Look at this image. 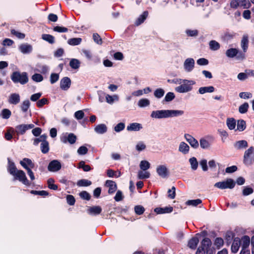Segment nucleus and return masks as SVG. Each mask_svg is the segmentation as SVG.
<instances>
[{
  "instance_id": "f257e3e1",
  "label": "nucleus",
  "mask_w": 254,
  "mask_h": 254,
  "mask_svg": "<svg viewBox=\"0 0 254 254\" xmlns=\"http://www.w3.org/2000/svg\"><path fill=\"white\" fill-rule=\"evenodd\" d=\"M181 83L175 88V90L179 93H185L191 91L195 82L192 80L182 79Z\"/></svg>"
},
{
  "instance_id": "f03ea898",
  "label": "nucleus",
  "mask_w": 254,
  "mask_h": 254,
  "mask_svg": "<svg viewBox=\"0 0 254 254\" xmlns=\"http://www.w3.org/2000/svg\"><path fill=\"white\" fill-rule=\"evenodd\" d=\"M11 79L15 83H20L21 84H25L28 81L27 73L26 72H20L14 71L11 75Z\"/></svg>"
},
{
  "instance_id": "7ed1b4c3",
  "label": "nucleus",
  "mask_w": 254,
  "mask_h": 254,
  "mask_svg": "<svg viewBox=\"0 0 254 254\" xmlns=\"http://www.w3.org/2000/svg\"><path fill=\"white\" fill-rule=\"evenodd\" d=\"M226 56L230 59L236 58L238 61H243L246 59V55L236 48H230L226 51Z\"/></svg>"
},
{
  "instance_id": "20e7f679",
  "label": "nucleus",
  "mask_w": 254,
  "mask_h": 254,
  "mask_svg": "<svg viewBox=\"0 0 254 254\" xmlns=\"http://www.w3.org/2000/svg\"><path fill=\"white\" fill-rule=\"evenodd\" d=\"M236 183L232 179H227L226 180L215 183L214 186L221 190L232 189L235 186Z\"/></svg>"
},
{
  "instance_id": "39448f33",
  "label": "nucleus",
  "mask_w": 254,
  "mask_h": 254,
  "mask_svg": "<svg viewBox=\"0 0 254 254\" xmlns=\"http://www.w3.org/2000/svg\"><path fill=\"white\" fill-rule=\"evenodd\" d=\"M12 176H13V180H18L26 186H29L30 183L27 179L25 172L21 170H18Z\"/></svg>"
},
{
  "instance_id": "423d86ee",
  "label": "nucleus",
  "mask_w": 254,
  "mask_h": 254,
  "mask_svg": "<svg viewBox=\"0 0 254 254\" xmlns=\"http://www.w3.org/2000/svg\"><path fill=\"white\" fill-rule=\"evenodd\" d=\"M254 153V147H250L245 151L244 154L243 163L247 166H251L253 164V159L251 156Z\"/></svg>"
},
{
  "instance_id": "0eeeda50",
  "label": "nucleus",
  "mask_w": 254,
  "mask_h": 254,
  "mask_svg": "<svg viewBox=\"0 0 254 254\" xmlns=\"http://www.w3.org/2000/svg\"><path fill=\"white\" fill-rule=\"evenodd\" d=\"M60 139L63 143H66L68 142L71 144H73L76 142L77 137L73 133H65L61 136Z\"/></svg>"
},
{
  "instance_id": "6e6552de",
  "label": "nucleus",
  "mask_w": 254,
  "mask_h": 254,
  "mask_svg": "<svg viewBox=\"0 0 254 254\" xmlns=\"http://www.w3.org/2000/svg\"><path fill=\"white\" fill-rule=\"evenodd\" d=\"M34 125L30 124H21L15 127V132L17 135L24 134L27 130L34 128Z\"/></svg>"
},
{
  "instance_id": "1a4fd4ad",
  "label": "nucleus",
  "mask_w": 254,
  "mask_h": 254,
  "mask_svg": "<svg viewBox=\"0 0 254 254\" xmlns=\"http://www.w3.org/2000/svg\"><path fill=\"white\" fill-rule=\"evenodd\" d=\"M195 61L192 58H187L184 63V70L187 72H190L193 70L194 67Z\"/></svg>"
},
{
  "instance_id": "9d476101",
  "label": "nucleus",
  "mask_w": 254,
  "mask_h": 254,
  "mask_svg": "<svg viewBox=\"0 0 254 254\" xmlns=\"http://www.w3.org/2000/svg\"><path fill=\"white\" fill-rule=\"evenodd\" d=\"M150 116L157 119L168 118L167 110L153 111L151 112Z\"/></svg>"
},
{
  "instance_id": "9b49d317",
  "label": "nucleus",
  "mask_w": 254,
  "mask_h": 254,
  "mask_svg": "<svg viewBox=\"0 0 254 254\" xmlns=\"http://www.w3.org/2000/svg\"><path fill=\"white\" fill-rule=\"evenodd\" d=\"M61 164L57 160H54L50 162L48 169L51 172H57L61 169Z\"/></svg>"
},
{
  "instance_id": "f8f14e48",
  "label": "nucleus",
  "mask_w": 254,
  "mask_h": 254,
  "mask_svg": "<svg viewBox=\"0 0 254 254\" xmlns=\"http://www.w3.org/2000/svg\"><path fill=\"white\" fill-rule=\"evenodd\" d=\"M184 137L192 147L194 148H197L198 147V142L192 136L189 134H185Z\"/></svg>"
},
{
  "instance_id": "ddd939ff",
  "label": "nucleus",
  "mask_w": 254,
  "mask_h": 254,
  "mask_svg": "<svg viewBox=\"0 0 254 254\" xmlns=\"http://www.w3.org/2000/svg\"><path fill=\"white\" fill-rule=\"evenodd\" d=\"M71 85V80L68 77H64L60 81V87L63 90H67Z\"/></svg>"
},
{
  "instance_id": "4468645a",
  "label": "nucleus",
  "mask_w": 254,
  "mask_h": 254,
  "mask_svg": "<svg viewBox=\"0 0 254 254\" xmlns=\"http://www.w3.org/2000/svg\"><path fill=\"white\" fill-rule=\"evenodd\" d=\"M156 172L163 178H166L168 175V169L164 165H159L156 168Z\"/></svg>"
},
{
  "instance_id": "2eb2a0df",
  "label": "nucleus",
  "mask_w": 254,
  "mask_h": 254,
  "mask_svg": "<svg viewBox=\"0 0 254 254\" xmlns=\"http://www.w3.org/2000/svg\"><path fill=\"white\" fill-rule=\"evenodd\" d=\"M249 37L247 34L244 35L241 41V47L243 50L242 53L245 54L249 47Z\"/></svg>"
},
{
  "instance_id": "dca6fc26",
  "label": "nucleus",
  "mask_w": 254,
  "mask_h": 254,
  "mask_svg": "<svg viewBox=\"0 0 254 254\" xmlns=\"http://www.w3.org/2000/svg\"><path fill=\"white\" fill-rule=\"evenodd\" d=\"M20 101V95L18 93H12L8 98V102L10 104L17 105Z\"/></svg>"
},
{
  "instance_id": "f3484780",
  "label": "nucleus",
  "mask_w": 254,
  "mask_h": 254,
  "mask_svg": "<svg viewBox=\"0 0 254 254\" xmlns=\"http://www.w3.org/2000/svg\"><path fill=\"white\" fill-rule=\"evenodd\" d=\"M190 147L189 145L184 141L180 143L178 150L184 155L188 154L190 152Z\"/></svg>"
},
{
  "instance_id": "a211bd4d",
  "label": "nucleus",
  "mask_w": 254,
  "mask_h": 254,
  "mask_svg": "<svg viewBox=\"0 0 254 254\" xmlns=\"http://www.w3.org/2000/svg\"><path fill=\"white\" fill-rule=\"evenodd\" d=\"M20 165L26 170V168H34V163L29 158H25L20 161Z\"/></svg>"
},
{
  "instance_id": "6ab92c4d",
  "label": "nucleus",
  "mask_w": 254,
  "mask_h": 254,
  "mask_svg": "<svg viewBox=\"0 0 254 254\" xmlns=\"http://www.w3.org/2000/svg\"><path fill=\"white\" fill-rule=\"evenodd\" d=\"M142 128V125L138 123L129 124L127 127V130L129 131H137Z\"/></svg>"
},
{
  "instance_id": "aec40b11",
  "label": "nucleus",
  "mask_w": 254,
  "mask_h": 254,
  "mask_svg": "<svg viewBox=\"0 0 254 254\" xmlns=\"http://www.w3.org/2000/svg\"><path fill=\"white\" fill-rule=\"evenodd\" d=\"M32 46L27 43H24L21 44L19 46V50H20V51L22 53L24 54H29L31 53L32 51Z\"/></svg>"
},
{
  "instance_id": "412c9836",
  "label": "nucleus",
  "mask_w": 254,
  "mask_h": 254,
  "mask_svg": "<svg viewBox=\"0 0 254 254\" xmlns=\"http://www.w3.org/2000/svg\"><path fill=\"white\" fill-rule=\"evenodd\" d=\"M106 185L109 188L108 193L110 194L113 193L117 190V185L113 181L107 180L106 182Z\"/></svg>"
},
{
  "instance_id": "4be33fe9",
  "label": "nucleus",
  "mask_w": 254,
  "mask_h": 254,
  "mask_svg": "<svg viewBox=\"0 0 254 254\" xmlns=\"http://www.w3.org/2000/svg\"><path fill=\"white\" fill-rule=\"evenodd\" d=\"M248 144L246 140H242L236 141L234 144L235 148L238 150L243 149L248 147Z\"/></svg>"
},
{
  "instance_id": "5701e85b",
  "label": "nucleus",
  "mask_w": 254,
  "mask_h": 254,
  "mask_svg": "<svg viewBox=\"0 0 254 254\" xmlns=\"http://www.w3.org/2000/svg\"><path fill=\"white\" fill-rule=\"evenodd\" d=\"M241 245V240L239 238H235L231 246V251L233 253L238 252Z\"/></svg>"
},
{
  "instance_id": "b1692460",
  "label": "nucleus",
  "mask_w": 254,
  "mask_h": 254,
  "mask_svg": "<svg viewBox=\"0 0 254 254\" xmlns=\"http://www.w3.org/2000/svg\"><path fill=\"white\" fill-rule=\"evenodd\" d=\"M184 113V112L182 110H167L168 118L180 116Z\"/></svg>"
},
{
  "instance_id": "393cba45",
  "label": "nucleus",
  "mask_w": 254,
  "mask_h": 254,
  "mask_svg": "<svg viewBox=\"0 0 254 254\" xmlns=\"http://www.w3.org/2000/svg\"><path fill=\"white\" fill-rule=\"evenodd\" d=\"M94 130L98 134H103L107 132V127L105 124H99L95 127Z\"/></svg>"
},
{
  "instance_id": "a878e982",
  "label": "nucleus",
  "mask_w": 254,
  "mask_h": 254,
  "mask_svg": "<svg viewBox=\"0 0 254 254\" xmlns=\"http://www.w3.org/2000/svg\"><path fill=\"white\" fill-rule=\"evenodd\" d=\"M173 208L171 206L165 207L164 208L157 207L154 209V211L157 214H164L167 213H170L173 211Z\"/></svg>"
},
{
  "instance_id": "bb28decb",
  "label": "nucleus",
  "mask_w": 254,
  "mask_h": 254,
  "mask_svg": "<svg viewBox=\"0 0 254 254\" xmlns=\"http://www.w3.org/2000/svg\"><path fill=\"white\" fill-rule=\"evenodd\" d=\"M36 66L37 67V71L42 74H46L49 72V67L46 64H38Z\"/></svg>"
},
{
  "instance_id": "cd10ccee",
  "label": "nucleus",
  "mask_w": 254,
  "mask_h": 254,
  "mask_svg": "<svg viewBox=\"0 0 254 254\" xmlns=\"http://www.w3.org/2000/svg\"><path fill=\"white\" fill-rule=\"evenodd\" d=\"M17 170L14 163L11 161L9 158H8L7 171L9 174L12 175Z\"/></svg>"
},
{
  "instance_id": "c85d7f7f",
  "label": "nucleus",
  "mask_w": 254,
  "mask_h": 254,
  "mask_svg": "<svg viewBox=\"0 0 254 254\" xmlns=\"http://www.w3.org/2000/svg\"><path fill=\"white\" fill-rule=\"evenodd\" d=\"M197 235H198V234L196 235L195 237L192 238L189 241L188 246L191 249L194 250L199 242L198 238L197 237Z\"/></svg>"
},
{
  "instance_id": "c756f323",
  "label": "nucleus",
  "mask_w": 254,
  "mask_h": 254,
  "mask_svg": "<svg viewBox=\"0 0 254 254\" xmlns=\"http://www.w3.org/2000/svg\"><path fill=\"white\" fill-rule=\"evenodd\" d=\"M214 91V87L212 86L201 87L198 89V92L200 94L205 93H212Z\"/></svg>"
},
{
  "instance_id": "7c9ffc66",
  "label": "nucleus",
  "mask_w": 254,
  "mask_h": 254,
  "mask_svg": "<svg viewBox=\"0 0 254 254\" xmlns=\"http://www.w3.org/2000/svg\"><path fill=\"white\" fill-rule=\"evenodd\" d=\"M102 211V208L99 206H95L90 207L88 209V212L90 214L98 215Z\"/></svg>"
},
{
  "instance_id": "2f4dec72",
  "label": "nucleus",
  "mask_w": 254,
  "mask_h": 254,
  "mask_svg": "<svg viewBox=\"0 0 254 254\" xmlns=\"http://www.w3.org/2000/svg\"><path fill=\"white\" fill-rule=\"evenodd\" d=\"M212 242L210 239L205 238L201 242V247L205 250L211 248Z\"/></svg>"
},
{
  "instance_id": "473e14b6",
  "label": "nucleus",
  "mask_w": 254,
  "mask_h": 254,
  "mask_svg": "<svg viewBox=\"0 0 254 254\" xmlns=\"http://www.w3.org/2000/svg\"><path fill=\"white\" fill-rule=\"evenodd\" d=\"M148 16V12L144 11L143 13L140 15L138 18L136 19L135 24L136 26H138L142 23Z\"/></svg>"
},
{
  "instance_id": "72a5a7b5",
  "label": "nucleus",
  "mask_w": 254,
  "mask_h": 254,
  "mask_svg": "<svg viewBox=\"0 0 254 254\" xmlns=\"http://www.w3.org/2000/svg\"><path fill=\"white\" fill-rule=\"evenodd\" d=\"M209 48L212 51H217L220 48V44L215 40H211L209 42Z\"/></svg>"
},
{
  "instance_id": "f704fd0d",
  "label": "nucleus",
  "mask_w": 254,
  "mask_h": 254,
  "mask_svg": "<svg viewBox=\"0 0 254 254\" xmlns=\"http://www.w3.org/2000/svg\"><path fill=\"white\" fill-rule=\"evenodd\" d=\"M246 123L243 120H238L237 125V130L239 131H242L246 129Z\"/></svg>"
},
{
  "instance_id": "c9c22d12",
  "label": "nucleus",
  "mask_w": 254,
  "mask_h": 254,
  "mask_svg": "<svg viewBox=\"0 0 254 254\" xmlns=\"http://www.w3.org/2000/svg\"><path fill=\"white\" fill-rule=\"evenodd\" d=\"M150 174L149 172L143 171L142 170L137 173V177L139 179H147L150 177Z\"/></svg>"
},
{
  "instance_id": "e433bc0d",
  "label": "nucleus",
  "mask_w": 254,
  "mask_h": 254,
  "mask_svg": "<svg viewBox=\"0 0 254 254\" xmlns=\"http://www.w3.org/2000/svg\"><path fill=\"white\" fill-rule=\"evenodd\" d=\"M80 61L76 59H72L69 62L70 66L73 69H78L80 66Z\"/></svg>"
},
{
  "instance_id": "4c0bfd02",
  "label": "nucleus",
  "mask_w": 254,
  "mask_h": 254,
  "mask_svg": "<svg viewBox=\"0 0 254 254\" xmlns=\"http://www.w3.org/2000/svg\"><path fill=\"white\" fill-rule=\"evenodd\" d=\"M82 41V39L80 38H73L68 39L67 43L72 46H76L79 45Z\"/></svg>"
},
{
  "instance_id": "58836bf2",
  "label": "nucleus",
  "mask_w": 254,
  "mask_h": 254,
  "mask_svg": "<svg viewBox=\"0 0 254 254\" xmlns=\"http://www.w3.org/2000/svg\"><path fill=\"white\" fill-rule=\"evenodd\" d=\"M241 242L242 248H248L250 243V237L248 236H243L241 239Z\"/></svg>"
},
{
  "instance_id": "ea45409f",
  "label": "nucleus",
  "mask_w": 254,
  "mask_h": 254,
  "mask_svg": "<svg viewBox=\"0 0 254 254\" xmlns=\"http://www.w3.org/2000/svg\"><path fill=\"white\" fill-rule=\"evenodd\" d=\"M226 124L228 128L231 129H234L236 127V121L234 118H228L226 120Z\"/></svg>"
},
{
  "instance_id": "a19ab883",
  "label": "nucleus",
  "mask_w": 254,
  "mask_h": 254,
  "mask_svg": "<svg viewBox=\"0 0 254 254\" xmlns=\"http://www.w3.org/2000/svg\"><path fill=\"white\" fill-rule=\"evenodd\" d=\"M189 162L192 170H196L197 169L198 163L195 157H193L190 158Z\"/></svg>"
},
{
  "instance_id": "79ce46f5",
  "label": "nucleus",
  "mask_w": 254,
  "mask_h": 254,
  "mask_svg": "<svg viewBox=\"0 0 254 254\" xmlns=\"http://www.w3.org/2000/svg\"><path fill=\"white\" fill-rule=\"evenodd\" d=\"M139 167L141 170H142L143 171H145L150 168V164L147 161L142 160L140 163Z\"/></svg>"
},
{
  "instance_id": "37998d69",
  "label": "nucleus",
  "mask_w": 254,
  "mask_h": 254,
  "mask_svg": "<svg viewBox=\"0 0 254 254\" xmlns=\"http://www.w3.org/2000/svg\"><path fill=\"white\" fill-rule=\"evenodd\" d=\"M30 102L28 100H25L21 104L20 108L23 112H26L29 108Z\"/></svg>"
},
{
  "instance_id": "c03bdc74",
  "label": "nucleus",
  "mask_w": 254,
  "mask_h": 254,
  "mask_svg": "<svg viewBox=\"0 0 254 254\" xmlns=\"http://www.w3.org/2000/svg\"><path fill=\"white\" fill-rule=\"evenodd\" d=\"M42 38L50 44L55 43V38L51 35L44 34L42 35Z\"/></svg>"
},
{
  "instance_id": "a18cd8bd",
  "label": "nucleus",
  "mask_w": 254,
  "mask_h": 254,
  "mask_svg": "<svg viewBox=\"0 0 254 254\" xmlns=\"http://www.w3.org/2000/svg\"><path fill=\"white\" fill-rule=\"evenodd\" d=\"M240 3L239 6L244 9L249 8L251 6V3L249 0H238Z\"/></svg>"
},
{
  "instance_id": "49530a36",
  "label": "nucleus",
  "mask_w": 254,
  "mask_h": 254,
  "mask_svg": "<svg viewBox=\"0 0 254 254\" xmlns=\"http://www.w3.org/2000/svg\"><path fill=\"white\" fill-rule=\"evenodd\" d=\"M41 150L42 153L45 154L49 152V143L47 140H45L41 144Z\"/></svg>"
},
{
  "instance_id": "de8ad7c7",
  "label": "nucleus",
  "mask_w": 254,
  "mask_h": 254,
  "mask_svg": "<svg viewBox=\"0 0 254 254\" xmlns=\"http://www.w3.org/2000/svg\"><path fill=\"white\" fill-rule=\"evenodd\" d=\"M91 184L90 181L86 179L80 180L77 183V185L79 187H87L90 186Z\"/></svg>"
},
{
  "instance_id": "09e8293b",
  "label": "nucleus",
  "mask_w": 254,
  "mask_h": 254,
  "mask_svg": "<svg viewBox=\"0 0 254 254\" xmlns=\"http://www.w3.org/2000/svg\"><path fill=\"white\" fill-rule=\"evenodd\" d=\"M165 94V91L162 88H157L154 91V96L158 99L162 98Z\"/></svg>"
},
{
  "instance_id": "8fccbe9b",
  "label": "nucleus",
  "mask_w": 254,
  "mask_h": 254,
  "mask_svg": "<svg viewBox=\"0 0 254 254\" xmlns=\"http://www.w3.org/2000/svg\"><path fill=\"white\" fill-rule=\"evenodd\" d=\"M249 107V104L247 102H245L240 106V107H239V112L241 114H245L247 112Z\"/></svg>"
},
{
  "instance_id": "3c124183",
  "label": "nucleus",
  "mask_w": 254,
  "mask_h": 254,
  "mask_svg": "<svg viewBox=\"0 0 254 254\" xmlns=\"http://www.w3.org/2000/svg\"><path fill=\"white\" fill-rule=\"evenodd\" d=\"M150 101L148 99L143 98L139 100L138 102V106L141 108L149 106Z\"/></svg>"
},
{
  "instance_id": "603ef678",
  "label": "nucleus",
  "mask_w": 254,
  "mask_h": 254,
  "mask_svg": "<svg viewBox=\"0 0 254 254\" xmlns=\"http://www.w3.org/2000/svg\"><path fill=\"white\" fill-rule=\"evenodd\" d=\"M199 142L200 146L203 149H208L210 146V144L208 141L204 138H201Z\"/></svg>"
},
{
  "instance_id": "864d4df0",
  "label": "nucleus",
  "mask_w": 254,
  "mask_h": 254,
  "mask_svg": "<svg viewBox=\"0 0 254 254\" xmlns=\"http://www.w3.org/2000/svg\"><path fill=\"white\" fill-rule=\"evenodd\" d=\"M47 137V136L45 134H42L39 137L34 139L33 143L34 145H37L40 142L43 143L46 140Z\"/></svg>"
},
{
  "instance_id": "5fc2aeb1",
  "label": "nucleus",
  "mask_w": 254,
  "mask_h": 254,
  "mask_svg": "<svg viewBox=\"0 0 254 254\" xmlns=\"http://www.w3.org/2000/svg\"><path fill=\"white\" fill-rule=\"evenodd\" d=\"M2 117L4 119H8L11 115V111L7 109H4L1 111Z\"/></svg>"
},
{
  "instance_id": "6e6d98bb",
  "label": "nucleus",
  "mask_w": 254,
  "mask_h": 254,
  "mask_svg": "<svg viewBox=\"0 0 254 254\" xmlns=\"http://www.w3.org/2000/svg\"><path fill=\"white\" fill-rule=\"evenodd\" d=\"M55 181L52 178H50L48 180L47 183L49 189L53 190H58L57 185L54 184Z\"/></svg>"
},
{
  "instance_id": "4d7b16f0",
  "label": "nucleus",
  "mask_w": 254,
  "mask_h": 254,
  "mask_svg": "<svg viewBox=\"0 0 254 254\" xmlns=\"http://www.w3.org/2000/svg\"><path fill=\"white\" fill-rule=\"evenodd\" d=\"M202 201L200 199H196L194 200H189L186 202V204L188 205H192L193 206H196L198 204H200Z\"/></svg>"
},
{
  "instance_id": "13d9d810",
  "label": "nucleus",
  "mask_w": 254,
  "mask_h": 254,
  "mask_svg": "<svg viewBox=\"0 0 254 254\" xmlns=\"http://www.w3.org/2000/svg\"><path fill=\"white\" fill-rule=\"evenodd\" d=\"M106 100L107 102H108L109 104H112L115 100H118V95H114V96H111L110 95H106Z\"/></svg>"
},
{
  "instance_id": "bf43d9fd",
  "label": "nucleus",
  "mask_w": 254,
  "mask_h": 254,
  "mask_svg": "<svg viewBox=\"0 0 254 254\" xmlns=\"http://www.w3.org/2000/svg\"><path fill=\"white\" fill-rule=\"evenodd\" d=\"M31 78L34 81L36 82H41L43 80V77L39 73L34 74L32 76Z\"/></svg>"
},
{
  "instance_id": "052dcab7",
  "label": "nucleus",
  "mask_w": 254,
  "mask_h": 254,
  "mask_svg": "<svg viewBox=\"0 0 254 254\" xmlns=\"http://www.w3.org/2000/svg\"><path fill=\"white\" fill-rule=\"evenodd\" d=\"M175 98V94L173 92H168L166 95L164 101L165 102H170L172 101Z\"/></svg>"
},
{
  "instance_id": "680f3d73",
  "label": "nucleus",
  "mask_w": 254,
  "mask_h": 254,
  "mask_svg": "<svg viewBox=\"0 0 254 254\" xmlns=\"http://www.w3.org/2000/svg\"><path fill=\"white\" fill-rule=\"evenodd\" d=\"M239 97L244 99H248L252 97V94L249 92H241Z\"/></svg>"
},
{
  "instance_id": "e2e57ef3",
  "label": "nucleus",
  "mask_w": 254,
  "mask_h": 254,
  "mask_svg": "<svg viewBox=\"0 0 254 254\" xmlns=\"http://www.w3.org/2000/svg\"><path fill=\"white\" fill-rule=\"evenodd\" d=\"M125 127V124L123 123H120L114 127V130L116 132H119L124 130Z\"/></svg>"
},
{
  "instance_id": "0e129e2a",
  "label": "nucleus",
  "mask_w": 254,
  "mask_h": 254,
  "mask_svg": "<svg viewBox=\"0 0 254 254\" xmlns=\"http://www.w3.org/2000/svg\"><path fill=\"white\" fill-rule=\"evenodd\" d=\"M134 211L136 214L141 215L145 211L144 208L141 205H137L134 207Z\"/></svg>"
},
{
  "instance_id": "69168bd1",
  "label": "nucleus",
  "mask_w": 254,
  "mask_h": 254,
  "mask_svg": "<svg viewBox=\"0 0 254 254\" xmlns=\"http://www.w3.org/2000/svg\"><path fill=\"white\" fill-rule=\"evenodd\" d=\"M54 31L55 32H59V33H65L67 32L68 29L67 28L64 27H61L57 26H55L54 29Z\"/></svg>"
},
{
  "instance_id": "338daca9",
  "label": "nucleus",
  "mask_w": 254,
  "mask_h": 254,
  "mask_svg": "<svg viewBox=\"0 0 254 254\" xmlns=\"http://www.w3.org/2000/svg\"><path fill=\"white\" fill-rule=\"evenodd\" d=\"M135 148L138 151H141L146 148V145L142 141H139L136 145Z\"/></svg>"
},
{
  "instance_id": "774afa93",
  "label": "nucleus",
  "mask_w": 254,
  "mask_h": 254,
  "mask_svg": "<svg viewBox=\"0 0 254 254\" xmlns=\"http://www.w3.org/2000/svg\"><path fill=\"white\" fill-rule=\"evenodd\" d=\"M59 79V75L58 73H53L50 76V82L51 84L56 83Z\"/></svg>"
}]
</instances>
